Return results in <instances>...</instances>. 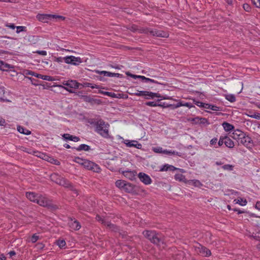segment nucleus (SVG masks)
<instances>
[{"label":"nucleus","mask_w":260,"mask_h":260,"mask_svg":"<svg viewBox=\"0 0 260 260\" xmlns=\"http://www.w3.org/2000/svg\"><path fill=\"white\" fill-rule=\"evenodd\" d=\"M95 131L104 138H108L109 137V128L110 125L106 123L103 120L99 119L97 120L95 124Z\"/></svg>","instance_id":"obj_1"},{"label":"nucleus","mask_w":260,"mask_h":260,"mask_svg":"<svg viewBox=\"0 0 260 260\" xmlns=\"http://www.w3.org/2000/svg\"><path fill=\"white\" fill-rule=\"evenodd\" d=\"M36 203L41 206L47 207L52 211L58 209V207L57 205L53 204L52 201L41 194H39L38 196Z\"/></svg>","instance_id":"obj_2"},{"label":"nucleus","mask_w":260,"mask_h":260,"mask_svg":"<svg viewBox=\"0 0 260 260\" xmlns=\"http://www.w3.org/2000/svg\"><path fill=\"white\" fill-rule=\"evenodd\" d=\"M143 235L154 244H158L160 241L159 234L155 231L145 230L143 232Z\"/></svg>","instance_id":"obj_3"},{"label":"nucleus","mask_w":260,"mask_h":260,"mask_svg":"<svg viewBox=\"0 0 260 260\" xmlns=\"http://www.w3.org/2000/svg\"><path fill=\"white\" fill-rule=\"evenodd\" d=\"M197 253L204 257H209L211 255V251L205 246L197 243L193 246Z\"/></svg>","instance_id":"obj_4"},{"label":"nucleus","mask_w":260,"mask_h":260,"mask_svg":"<svg viewBox=\"0 0 260 260\" xmlns=\"http://www.w3.org/2000/svg\"><path fill=\"white\" fill-rule=\"evenodd\" d=\"M37 18L40 21L43 22H47L48 20H50L52 18H59L62 20L64 19V17L62 16L51 14H39L37 15Z\"/></svg>","instance_id":"obj_5"},{"label":"nucleus","mask_w":260,"mask_h":260,"mask_svg":"<svg viewBox=\"0 0 260 260\" xmlns=\"http://www.w3.org/2000/svg\"><path fill=\"white\" fill-rule=\"evenodd\" d=\"M83 166L85 168L89 170L93 171L94 172L98 173L101 170L100 168L98 165L87 159H85Z\"/></svg>","instance_id":"obj_6"},{"label":"nucleus","mask_w":260,"mask_h":260,"mask_svg":"<svg viewBox=\"0 0 260 260\" xmlns=\"http://www.w3.org/2000/svg\"><path fill=\"white\" fill-rule=\"evenodd\" d=\"M63 61L68 64H72L73 65H78L82 62L81 59L79 57L74 56H68L62 58Z\"/></svg>","instance_id":"obj_7"},{"label":"nucleus","mask_w":260,"mask_h":260,"mask_svg":"<svg viewBox=\"0 0 260 260\" xmlns=\"http://www.w3.org/2000/svg\"><path fill=\"white\" fill-rule=\"evenodd\" d=\"M240 136L241 137V139L238 142L239 144H241L246 147H248L252 142L251 138L245 133H244V136L241 135Z\"/></svg>","instance_id":"obj_8"},{"label":"nucleus","mask_w":260,"mask_h":260,"mask_svg":"<svg viewBox=\"0 0 260 260\" xmlns=\"http://www.w3.org/2000/svg\"><path fill=\"white\" fill-rule=\"evenodd\" d=\"M150 35L153 36H156L161 38H168L169 34L167 32L161 30L151 29Z\"/></svg>","instance_id":"obj_9"},{"label":"nucleus","mask_w":260,"mask_h":260,"mask_svg":"<svg viewBox=\"0 0 260 260\" xmlns=\"http://www.w3.org/2000/svg\"><path fill=\"white\" fill-rule=\"evenodd\" d=\"M81 99L85 102L90 103L91 104H100L101 101L99 99H93L89 95H82Z\"/></svg>","instance_id":"obj_10"},{"label":"nucleus","mask_w":260,"mask_h":260,"mask_svg":"<svg viewBox=\"0 0 260 260\" xmlns=\"http://www.w3.org/2000/svg\"><path fill=\"white\" fill-rule=\"evenodd\" d=\"M138 177L141 181L143 182L145 184H149L152 182L150 177L144 173H140L138 175Z\"/></svg>","instance_id":"obj_11"},{"label":"nucleus","mask_w":260,"mask_h":260,"mask_svg":"<svg viewBox=\"0 0 260 260\" xmlns=\"http://www.w3.org/2000/svg\"><path fill=\"white\" fill-rule=\"evenodd\" d=\"M68 224L70 227L74 230H78L81 228V225L80 223L75 219H71V220L69 221Z\"/></svg>","instance_id":"obj_12"},{"label":"nucleus","mask_w":260,"mask_h":260,"mask_svg":"<svg viewBox=\"0 0 260 260\" xmlns=\"http://www.w3.org/2000/svg\"><path fill=\"white\" fill-rule=\"evenodd\" d=\"M39 195V194L36 193L34 192H26V198L28 200H29L30 201L33 202L34 203H37V201L38 200Z\"/></svg>","instance_id":"obj_13"},{"label":"nucleus","mask_w":260,"mask_h":260,"mask_svg":"<svg viewBox=\"0 0 260 260\" xmlns=\"http://www.w3.org/2000/svg\"><path fill=\"white\" fill-rule=\"evenodd\" d=\"M50 178L52 181L55 182L56 184H58L59 185L60 184V182L63 179V177L59 176L58 174L56 173L51 174L50 176Z\"/></svg>","instance_id":"obj_14"},{"label":"nucleus","mask_w":260,"mask_h":260,"mask_svg":"<svg viewBox=\"0 0 260 260\" xmlns=\"http://www.w3.org/2000/svg\"><path fill=\"white\" fill-rule=\"evenodd\" d=\"M59 185L66 188H71V189L74 191L76 193H77V190L76 189H74L72 184L68 180L64 178Z\"/></svg>","instance_id":"obj_15"},{"label":"nucleus","mask_w":260,"mask_h":260,"mask_svg":"<svg viewBox=\"0 0 260 260\" xmlns=\"http://www.w3.org/2000/svg\"><path fill=\"white\" fill-rule=\"evenodd\" d=\"M244 132L239 129H236L233 133L232 137L234 139L237 140L238 142H239L241 139L240 136H244Z\"/></svg>","instance_id":"obj_16"},{"label":"nucleus","mask_w":260,"mask_h":260,"mask_svg":"<svg viewBox=\"0 0 260 260\" xmlns=\"http://www.w3.org/2000/svg\"><path fill=\"white\" fill-rule=\"evenodd\" d=\"M62 137L65 140H71L74 142H78L80 140V138L78 137L73 136L69 134H64Z\"/></svg>","instance_id":"obj_17"},{"label":"nucleus","mask_w":260,"mask_h":260,"mask_svg":"<svg viewBox=\"0 0 260 260\" xmlns=\"http://www.w3.org/2000/svg\"><path fill=\"white\" fill-rule=\"evenodd\" d=\"M13 67L5 61L0 60V70L3 71H7L10 69L13 68Z\"/></svg>","instance_id":"obj_18"},{"label":"nucleus","mask_w":260,"mask_h":260,"mask_svg":"<svg viewBox=\"0 0 260 260\" xmlns=\"http://www.w3.org/2000/svg\"><path fill=\"white\" fill-rule=\"evenodd\" d=\"M224 144L225 145L230 148H232L234 147L235 144L234 142L229 137L224 136Z\"/></svg>","instance_id":"obj_19"},{"label":"nucleus","mask_w":260,"mask_h":260,"mask_svg":"<svg viewBox=\"0 0 260 260\" xmlns=\"http://www.w3.org/2000/svg\"><path fill=\"white\" fill-rule=\"evenodd\" d=\"M135 172L131 171H125L122 172V174L130 180H133L135 176Z\"/></svg>","instance_id":"obj_20"},{"label":"nucleus","mask_w":260,"mask_h":260,"mask_svg":"<svg viewBox=\"0 0 260 260\" xmlns=\"http://www.w3.org/2000/svg\"><path fill=\"white\" fill-rule=\"evenodd\" d=\"M126 144L128 147H134L138 149H141L142 148V145L140 143H139L137 141H132L128 142Z\"/></svg>","instance_id":"obj_21"},{"label":"nucleus","mask_w":260,"mask_h":260,"mask_svg":"<svg viewBox=\"0 0 260 260\" xmlns=\"http://www.w3.org/2000/svg\"><path fill=\"white\" fill-rule=\"evenodd\" d=\"M106 223V224L105 226H106L108 228H109V230H111L112 231L117 232L119 230V228L117 225L111 223L109 221H107V222Z\"/></svg>","instance_id":"obj_22"},{"label":"nucleus","mask_w":260,"mask_h":260,"mask_svg":"<svg viewBox=\"0 0 260 260\" xmlns=\"http://www.w3.org/2000/svg\"><path fill=\"white\" fill-rule=\"evenodd\" d=\"M127 93L131 95H136L137 96H149L150 92L147 91H137V92H130L127 91Z\"/></svg>","instance_id":"obj_23"},{"label":"nucleus","mask_w":260,"mask_h":260,"mask_svg":"<svg viewBox=\"0 0 260 260\" xmlns=\"http://www.w3.org/2000/svg\"><path fill=\"white\" fill-rule=\"evenodd\" d=\"M174 178L176 180L179 181L180 182H183L185 183H187V181L186 179L185 178V177L184 175H182V174H176L174 176Z\"/></svg>","instance_id":"obj_24"},{"label":"nucleus","mask_w":260,"mask_h":260,"mask_svg":"<svg viewBox=\"0 0 260 260\" xmlns=\"http://www.w3.org/2000/svg\"><path fill=\"white\" fill-rule=\"evenodd\" d=\"M17 129V131L21 134H23L26 135H29L31 134V131L26 128H25L20 125H18Z\"/></svg>","instance_id":"obj_25"},{"label":"nucleus","mask_w":260,"mask_h":260,"mask_svg":"<svg viewBox=\"0 0 260 260\" xmlns=\"http://www.w3.org/2000/svg\"><path fill=\"white\" fill-rule=\"evenodd\" d=\"M80 83L76 80H69L68 87L71 88H78Z\"/></svg>","instance_id":"obj_26"},{"label":"nucleus","mask_w":260,"mask_h":260,"mask_svg":"<svg viewBox=\"0 0 260 260\" xmlns=\"http://www.w3.org/2000/svg\"><path fill=\"white\" fill-rule=\"evenodd\" d=\"M123 189L127 192H131L134 190V186L131 183L126 182Z\"/></svg>","instance_id":"obj_27"},{"label":"nucleus","mask_w":260,"mask_h":260,"mask_svg":"<svg viewBox=\"0 0 260 260\" xmlns=\"http://www.w3.org/2000/svg\"><path fill=\"white\" fill-rule=\"evenodd\" d=\"M222 126L224 130L226 132L230 131L234 128V126L232 124L226 122H224L222 123Z\"/></svg>","instance_id":"obj_28"},{"label":"nucleus","mask_w":260,"mask_h":260,"mask_svg":"<svg viewBox=\"0 0 260 260\" xmlns=\"http://www.w3.org/2000/svg\"><path fill=\"white\" fill-rule=\"evenodd\" d=\"M77 151H89L90 149V146L86 144H81L79 146L75 148Z\"/></svg>","instance_id":"obj_29"},{"label":"nucleus","mask_w":260,"mask_h":260,"mask_svg":"<svg viewBox=\"0 0 260 260\" xmlns=\"http://www.w3.org/2000/svg\"><path fill=\"white\" fill-rule=\"evenodd\" d=\"M204 108H206L207 109H210L213 111H216L220 110L219 107H218L216 106H215V105H210L208 104H206L205 106H204Z\"/></svg>","instance_id":"obj_30"},{"label":"nucleus","mask_w":260,"mask_h":260,"mask_svg":"<svg viewBox=\"0 0 260 260\" xmlns=\"http://www.w3.org/2000/svg\"><path fill=\"white\" fill-rule=\"evenodd\" d=\"M126 181L122 180H118L116 181L115 185L119 188H123Z\"/></svg>","instance_id":"obj_31"},{"label":"nucleus","mask_w":260,"mask_h":260,"mask_svg":"<svg viewBox=\"0 0 260 260\" xmlns=\"http://www.w3.org/2000/svg\"><path fill=\"white\" fill-rule=\"evenodd\" d=\"M145 105L150 107H163V106L161 104H158L156 102H147L145 103ZM164 107H165L164 106Z\"/></svg>","instance_id":"obj_32"},{"label":"nucleus","mask_w":260,"mask_h":260,"mask_svg":"<svg viewBox=\"0 0 260 260\" xmlns=\"http://www.w3.org/2000/svg\"><path fill=\"white\" fill-rule=\"evenodd\" d=\"M126 74L128 76H130L131 77H132L133 78H134V79H136V78H139V79H141L142 80V81L144 82V80L145 79V76H141V75H134V74H132L129 72H127L126 73Z\"/></svg>","instance_id":"obj_33"},{"label":"nucleus","mask_w":260,"mask_h":260,"mask_svg":"<svg viewBox=\"0 0 260 260\" xmlns=\"http://www.w3.org/2000/svg\"><path fill=\"white\" fill-rule=\"evenodd\" d=\"M192 120L196 121V122H199V120H200V123H203V124L209 123L208 120L205 118H201L200 119L199 118H196L193 119Z\"/></svg>","instance_id":"obj_34"},{"label":"nucleus","mask_w":260,"mask_h":260,"mask_svg":"<svg viewBox=\"0 0 260 260\" xmlns=\"http://www.w3.org/2000/svg\"><path fill=\"white\" fill-rule=\"evenodd\" d=\"M151 28H142L140 29H138V31L140 33H144L146 34H150V31H151Z\"/></svg>","instance_id":"obj_35"},{"label":"nucleus","mask_w":260,"mask_h":260,"mask_svg":"<svg viewBox=\"0 0 260 260\" xmlns=\"http://www.w3.org/2000/svg\"><path fill=\"white\" fill-rule=\"evenodd\" d=\"M83 86L84 87H91V88H99V86L96 84H92L88 82H85L83 83Z\"/></svg>","instance_id":"obj_36"},{"label":"nucleus","mask_w":260,"mask_h":260,"mask_svg":"<svg viewBox=\"0 0 260 260\" xmlns=\"http://www.w3.org/2000/svg\"><path fill=\"white\" fill-rule=\"evenodd\" d=\"M225 99L230 102L233 103L236 101L235 96L233 94H228L225 95Z\"/></svg>","instance_id":"obj_37"},{"label":"nucleus","mask_w":260,"mask_h":260,"mask_svg":"<svg viewBox=\"0 0 260 260\" xmlns=\"http://www.w3.org/2000/svg\"><path fill=\"white\" fill-rule=\"evenodd\" d=\"M163 153L166 154H170V155H177L178 156H180V153L175 152L174 151H168L167 150H164Z\"/></svg>","instance_id":"obj_38"},{"label":"nucleus","mask_w":260,"mask_h":260,"mask_svg":"<svg viewBox=\"0 0 260 260\" xmlns=\"http://www.w3.org/2000/svg\"><path fill=\"white\" fill-rule=\"evenodd\" d=\"M56 244L60 248L64 247L66 245V243L63 240H59L57 241Z\"/></svg>","instance_id":"obj_39"},{"label":"nucleus","mask_w":260,"mask_h":260,"mask_svg":"<svg viewBox=\"0 0 260 260\" xmlns=\"http://www.w3.org/2000/svg\"><path fill=\"white\" fill-rule=\"evenodd\" d=\"M234 166L232 165H224L222 166V168L224 170H228V171H233L234 169Z\"/></svg>","instance_id":"obj_40"},{"label":"nucleus","mask_w":260,"mask_h":260,"mask_svg":"<svg viewBox=\"0 0 260 260\" xmlns=\"http://www.w3.org/2000/svg\"><path fill=\"white\" fill-rule=\"evenodd\" d=\"M16 32L17 34L20 33L21 31H26V27L24 26H16Z\"/></svg>","instance_id":"obj_41"},{"label":"nucleus","mask_w":260,"mask_h":260,"mask_svg":"<svg viewBox=\"0 0 260 260\" xmlns=\"http://www.w3.org/2000/svg\"><path fill=\"white\" fill-rule=\"evenodd\" d=\"M95 219L97 221L101 222L102 224L104 225H106V223L108 221L105 220L102 217H101L99 215H96Z\"/></svg>","instance_id":"obj_42"},{"label":"nucleus","mask_w":260,"mask_h":260,"mask_svg":"<svg viewBox=\"0 0 260 260\" xmlns=\"http://www.w3.org/2000/svg\"><path fill=\"white\" fill-rule=\"evenodd\" d=\"M247 202L246 199H244L242 198H240L238 199L237 201L236 202V203L239 204V205L241 206H245L246 205Z\"/></svg>","instance_id":"obj_43"},{"label":"nucleus","mask_w":260,"mask_h":260,"mask_svg":"<svg viewBox=\"0 0 260 260\" xmlns=\"http://www.w3.org/2000/svg\"><path fill=\"white\" fill-rule=\"evenodd\" d=\"M96 72L100 75H103L104 76H108V77H111V75H112V73L107 72V71H96Z\"/></svg>","instance_id":"obj_44"},{"label":"nucleus","mask_w":260,"mask_h":260,"mask_svg":"<svg viewBox=\"0 0 260 260\" xmlns=\"http://www.w3.org/2000/svg\"><path fill=\"white\" fill-rule=\"evenodd\" d=\"M101 93H102L104 95H108L109 96L114 98H115V96L116 94V93H115L114 92H108V91H101Z\"/></svg>","instance_id":"obj_45"},{"label":"nucleus","mask_w":260,"mask_h":260,"mask_svg":"<svg viewBox=\"0 0 260 260\" xmlns=\"http://www.w3.org/2000/svg\"><path fill=\"white\" fill-rule=\"evenodd\" d=\"M85 159H83L79 157H75V161L82 166H83Z\"/></svg>","instance_id":"obj_46"},{"label":"nucleus","mask_w":260,"mask_h":260,"mask_svg":"<svg viewBox=\"0 0 260 260\" xmlns=\"http://www.w3.org/2000/svg\"><path fill=\"white\" fill-rule=\"evenodd\" d=\"M5 97V90L3 88H0V101H4V98Z\"/></svg>","instance_id":"obj_47"},{"label":"nucleus","mask_w":260,"mask_h":260,"mask_svg":"<svg viewBox=\"0 0 260 260\" xmlns=\"http://www.w3.org/2000/svg\"><path fill=\"white\" fill-rule=\"evenodd\" d=\"M193 103L196 104L197 106L200 107H203L204 108V106H205L206 104L202 103L200 101H197L195 100H193Z\"/></svg>","instance_id":"obj_48"},{"label":"nucleus","mask_w":260,"mask_h":260,"mask_svg":"<svg viewBox=\"0 0 260 260\" xmlns=\"http://www.w3.org/2000/svg\"><path fill=\"white\" fill-rule=\"evenodd\" d=\"M144 82H150L151 83H155V84H160V83H159L157 81H155V80H154L153 79H150V78H146L145 77V79L144 80Z\"/></svg>","instance_id":"obj_49"},{"label":"nucleus","mask_w":260,"mask_h":260,"mask_svg":"<svg viewBox=\"0 0 260 260\" xmlns=\"http://www.w3.org/2000/svg\"><path fill=\"white\" fill-rule=\"evenodd\" d=\"M243 8L245 11L246 12H250L251 11V8L249 5L248 4H244L243 5Z\"/></svg>","instance_id":"obj_50"},{"label":"nucleus","mask_w":260,"mask_h":260,"mask_svg":"<svg viewBox=\"0 0 260 260\" xmlns=\"http://www.w3.org/2000/svg\"><path fill=\"white\" fill-rule=\"evenodd\" d=\"M252 3L256 8H260V0H251Z\"/></svg>","instance_id":"obj_51"},{"label":"nucleus","mask_w":260,"mask_h":260,"mask_svg":"<svg viewBox=\"0 0 260 260\" xmlns=\"http://www.w3.org/2000/svg\"><path fill=\"white\" fill-rule=\"evenodd\" d=\"M173 166L169 165H166L163 166L162 168L160 169L161 171H167L169 170V168H172Z\"/></svg>","instance_id":"obj_52"},{"label":"nucleus","mask_w":260,"mask_h":260,"mask_svg":"<svg viewBox=\"0 0 260 260\" xmlns=\"http://www.w3.org/2000/svg\"><path fill=\"white\" fill-rule=\"evenodd\" d=\"M149 96L152 99H153L154 97H157V98H161L162 97L160 96V95L159 94L156 93H153L152 92H150Z\"/></svg>","instance_id":"obj_53"},{"label":"nucleus","mask_w":260,"mask_h":260,"mask_svg":"<svg viewBox=\"0 0 260 260\" xmlns=\"http://www.w3.org/2000/svg\"><path fill=\"white\" fill-rule=\"evenodd\" d=\"M39 239V236H37L36 234H34L31 238V241L32 243H34L37 241Z\"/></svg>","instance_id":"obj_54"},{"label":"nucleus","mask_w":260,"mask_h":260,"mask_svg":"<svg viewBox=\"0 0 260 260\" xmlns=\"http://www.w3.org/2000/svg\"><path fill=\"white\" fill-rule=\"evenodd\" d=\"M127 28L133 32H135L138 30V26L136 25H132Z\"/></svg>","instance_id":"obj_55"},{"label":"nucleus","mask_w":260,"mask_h":260,"mask_svg":"<svg viewBox=\"0 0 260 260\" xmlns=\"http://www.w3.org/2000/svg\"><path fill=\"white\" fill-rule=\"evenodd\" d=\"M5 26L6 27H7L8 28H10L11 29H14L16 27V26L13 23H7L6 24H5Z\"/></svg>","instance_id":"obj_56"},{"label":"nucleus","mask_w":260,"mask_h":260,"mask_svg":"<svg viewBox=\"0 0 260 260\" xmlns=\"http://www.w3.org/2000/svg\"><path fill=\"white\" fill-rule=\"evenodd\" d=\"M250 117L257 119H260V113H254L253 114L250 115Z\"/></svg>","instance_id":"obj_57"},{"label":"nucleus","mask_w":260,"mask_h":260,"mask_svg":"<svg viewBox=\"0 0 260 260\" xmlns=\"http://www.w3.org/2000/svg\"><path fill=\"white\" fill-rule=\"evenodd\" d=\"M153 151L156 153H163V150L161 147H157V148H154Z\"/></svg>","instance_id":"obj_58"},{"label":"nucleus","mask_w":260,"mask_h":260,"mask_svg":"<svg viewBox=\"0 0 260 260\" xmlns=\"http://www.w3.org/2000/svg\"><path fill=\"white\" fill-rule=\"evenodd\" d=\"M224 137L221 136L220 137L218 143V145L219 146H222L223 145V144H224Z\"/></svg>","instance_id":"obj_59"},{"label":"nucleus","mask_w":260,"mask_h":260,"mask_svg":"<svg viewBox=\"0 0 260 260\" xmlns=\"http://www.w3.org/2000/svg\"><path fill=\"white\" fill-rule=\"evenodd\" d=\"M37 53H38L39 55L45 56L47 55V52L46 51L41 50V51H37L36 52Z\"/></svg>","instance_id":"obj_60"},{"label":"nucleus","mask_w":260,"mask_h":260,"mask_svg":"<svg viewBox=\"0 0 260 260\" xmlns=\"http://www.w3.org/2000/svg\"><path fill=\"white\" fill-rule=\"evenodd\" d=\"M193 182L194 186H198L199 184H200V182L197 180L187 181V182Z\"/></svg>","instance_id":"obj_61"},{"label":"nucleus","mask_w":260,"mask_h":260,"mask_svg":"<svg viewBox=\"0 0 260 260\" xmlns=\"http://www.w3.org/2000/svg\"><path fill=\"white\" fill-rule=\"evenodd\" d=\"M50 160H48V161L51 162L55 165H58L59 161L56 159H54L53 158H50Z\"/></svg>","instance_id":"obj_62"},{"label":"nucleus","mask_w":260,"mask_h":260,"mask_svg":"<svg viewBox=\"0 0 260 260\" xmlns=\"http://www.w3.org/2000/svg\"><path fill=\"white\" fill-rule=\"evenodd\" d=\"M217 141V138H213L212 139H211V140L210 141V144L211 145H214L216 143Z\"/></svg>","instance_id":"obj_63"},{"label":"nucleus","mask_w":260,"mask_h":260,"mask_svg":"<svg viewBox=\"0 0 260 260\" xmlns=\"http://www.w3.org/2000/svg\"><path fill=\"white\" fill-rule=\"evenodd\" d=\"M255 207V208L260 210V201L256 202Z\"/></svg>","instance_id":"obj_64"}]
</instances>
